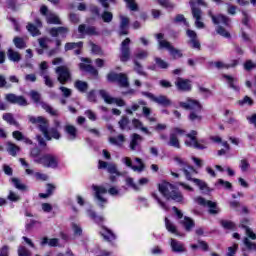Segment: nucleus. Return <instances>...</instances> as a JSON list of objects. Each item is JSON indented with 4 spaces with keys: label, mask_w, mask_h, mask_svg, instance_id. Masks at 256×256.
Segmentation results:
<instances>
[{
    "label": "nucleus",
    "mask_w": 256,
    "mask_h": 256,
    "mask_svg": "<svg viewBox=\"0 0 256 256\" xmlns=\"http://www.w3.org/2000/svg\"><path fill=\"white\" fill-rule=\"evenodd\" d=\"M185 145L193 147L194 149H205V144L197 141V131L193 130L190 134L186 135Z\"/></svg>",
    "instance_id": "8"
},
{
    "label": "nucleus",
    "mask_w": 256,
    "mask_h": 256,
    "mask_svg": "<svg viewBox=\"0 0 256 256\" xmlns=\"http://www.w3.org/2000/svg\"><path fill=\"white\" fill-rule=\"evenodd\" d=\"M109 142L112 145H116L117 147H122L123 143H125V136H123V134H120L116 138L110 137Z\"/></svg>",
    "instance_id": "35"
},
{
    "label": "nucleus",
    "mask_w": 256,
    "mask_h": 256,
    "mask_svg": "<svg viewBox=\"0 0 256 256\" xmlns=\"http://www.w3.org/2000/svg\"><path fill=\"white\" fill-rule=\"evenodd\" d=\"M191 247H192V249H202V251H207L209 249V245H207L203 241H199L198 245L197 244H192Z\"/></svg>",
    "instance_id": "51"
},
{
    "label": "nucleus",
    "mask_w": 256,
    "mask_h": 256,
    "mask_svg": "<svg viewBox=\"0 0 256 256\" xmlns=\"http://www.w3.org/2000/svg\"><path fill=\"white\" fill-rule=\"evenodd\" d=\"M99 169H108V172H110L112 175H119V172H117V166H115V164H107V162L99 161Z\"/></svg>",
    "instance_id": "30"
},
{
    "label": "nucleus",
    "mask_w": 256,
    "mask_h": 256,
    "mask_svg": "<svg viewBox=\"0 0 256 256\" xmlns=\"http://www.w3.org/2000/svg\"><path fill=\"white\" fill-rule=\"evenodd\" d=\"M75 87L76 89H78V91H81V93H85V91L88 89L89 86L87 85V82L77 80L75 82Z\"/></svg>",
    "instance_id": "43"
},
{
    "label": "nucleus",
    "mask_w": 256,
    "mask_h": 256,
    "mask_svg": "<svg viewBox=\"0 0 256 256\" xmlns=\"http://www.w3.org/2000/svg\"><path fill=\"white\" fill-rule=\"evenodd\" d=\"M56 73L58 75V81L62 85H65V83L71 79V73L69 72V68L66 66H60L56 68Z\"/></svg>",
    "instance_id": "12"
},
{
    "label": "nucleus",
    "mask_w": 256,
    "mask_h": 256,
    "mask_svg": "<svg viewBox=\"0 0 256 256\" xmlns=\"http://www.w3.org/2000/svg\"><path fill=\"white\" fill-rule=\"evenodd\" d=\"M244 245L249 251H256V244L251 242L248 238H245Z\"/></svg>",
    "instance_id": "55"
},
{
    "label": "nucleus",
    "mask_w": 256,
    "mask_h": 256,
    "mask_svg": "<svg viewBox=\"0 0 256 256\" xmlns=\"http://www.w3.org/2000/svg\"><path fill=\"white\" fill-rule=\"evenodd\" d=\"M79 33L82 35H99V32H97V28L91 26V27H86L85 24H81L78 27Z\"/></svg>",
    "instance_id": "27"
},
{
    "label": "nucleus",
    "mask_w": 256,
    "mask_h": 256,
    "mask_svg": "<svg viewBox=\"0 0 256 256\" xmlns=\"http://www.w3.org/2000/svg\"><path fill=\"white\" fill-rule=\"evenodd\" d=\"M47 244H49L50 247H57V245H59V239L52 238L48 240L47 238H43L41 241V245H47Z\"/></svg>",
    "instance_id": "42"
},
{
    "label": "nucleus",
    "mask_w": 256,
    "mask_h": 256,
    "mask_svg": "<svg viewBox=\"0 0 256 256\" xmlns=\"http://www.w3.org/2000/svg\"><path fill=\"white\" fill-rule=\"evenodd\" d=\"M100 95L102 99H104L105 103H108L109 105H117L118 107H124L125 101L121 98H113L109 96V94L105 90H100Z\"/></svg>",
    "instance_id": "13"
},
{
    "label": "nucleus",
    "mask_w": 256,
    "mask_h": 256,
    "mask_svg": "<svg viewBox=\"0 0 256 256\" xmlns=\"http://www.w3.org/2000/svg\"><path fill=\"white\" fill-rule=\"evenodd\" d=\"M11 182L13 183L14 187H16V189H19V191H25L27 189V186L21 183V181L17 178H11Z\"/></svg>",
    "instance_id": "47"
},
{
    "label": "nucleus",
    "mask_w": 256,
    "mask_h": 256,
    "mask_svg": "<svg viewBox=\"0 0 256 256\" xmlns=\"http://www.w3.org/2000/svg\"><path fill=\"white\" fill-rule=\"evenodd\" d=\"M6 101L8 103H13L14 105H21L22 107L27 106V100L23 96H17L15 94H6L5 96Z\"/></svg>",
    "instance_id": "18"
},
{
    "label": "nucleus",
    "mask_w": 256,
    "mask_h": 256,
    "mask_svg": "<svg viewBox=\"0 0 256 256\" xmlns=\"http://www.w3.org/2000/svg\"><path fill=\"white\" fill-rule=\"evenodd\" d=\"M35 162L43 165V167H51L52 169H55L59 163V160L54 155L47 154L40 158H36Z\"/></svg>",
    "instance_id": "7"
},
{
    "label": "nucleus",
    "mask_w": 256,
    "mask_h": 256,
    "mask_svg": "<svg viewBox=\"0 0 256 256\" xmlns=\"http://www.w3.org/2000/svg\"><path fill=\"white\" fill-rule=\"evenodd\" d=\"M217 34L221 35L222 37H226V38L231 37V34H229V32H227V30H225L223 27L217 28Z\"/></svg>",
    "instance_id": "62"
},
{
    "label": "nucleus",
    "mask_w": 256,
    "mask_h": 256,
    "mask_svg": "<svg viewBox=\"0 0 256 256\" xmlns=\"http://www.w3.org/2000/svg\"><path fill=\"white\" fill-rule=\"evenodd\" d=\"M82 47H83V42L67 43L65 45V51H71V50L75 49V54L80 55Z\"/></svg>",
    "instance_id": "32"
},
{
    "label": "nucleus",
    "mask_w": 256,
    "mask_h": 256,
    "mask_svg": "<svg viewBox=\"0 0 256 256\" xmlns=\"http://www.w3.org/2000/svg\"><path fill=\"white\" fill-rule=\"evenodd\" d=\"M216 185L223 187L224 189H231V184L229 181H224L223 179H219Z\"/></svg>",
    "instance_id": "59"
},
{
    "label": "nucleus",
    "mask_w": 256,
    "mask_h": 256,
    "mask_svg": "<svg viewBox=\"0 0 256 256\" xmlns=\"http://www.w3.org/2000/svg\"><path fill=\"white\" fill-rule=\"evenodd\" d=\"M173 161L181 171H184V175L188 181H193L201 191H205V189H207V184L203 180L193 179V175H197V170L192 166H188L187 161H185L181 156H174Z\"/></svg>",
    "instance_id": "1"
},
{
    "label": "nucleus",
    "mask_w": 256,
    "mask_h": 256,
    "mask_svg": "<svg viewBox=\"0 0 256 256\" xmlns=\"http://www.w3.org/2000/svg\"><path fill=\"white\" fill-rule=\"evenodd\" d=\"M65 132L67 133L69 139H75L77 137V128L73 125H66Z\"/></svg>",
    "instance_id": "36"
},
{
    "label": "nucleus",
    "mask_w": 256,
    "mask_h": 256,
    "mask_svg": "<svg viewBox=\"0 0 256 256\" xmlns=\"http://www.w3.org/2000/svg\"><path fill=\"white\" fill-rule=\"evenodd\" d=\"M187 36L190 38L189 43L193 49H201V44L199 40H197V33H195V31L187 30Z\"/></svg>",
    "instance_id": "24"
},
{
    "label": "nucleus",
    "mask_w": 256,
    "mask_h": 256,
    "mask_svg": "<svg viewBox=\"0 0 256 256\" xmlns=\"http://www.w3.org/2000/svg\"><path fill=\"white\" fill-rule=\"evenodd\" d=\"M47 6H42L40 8V12L42 15H46V21L47 23L53 24V25H61V19H59V16H57L54 13L49 12L47 14Z\"/></svg>",
    "instance_id": "15"
},
{
    "label": "nucleus",
    "mask_w": 256,
    "mask_h": 256,
    "mask_svg": "<svg viewBox=\"0 0 256 256\" xmlns=\"http://www.w3.org/2000/svg\"><path fill=\"white\" fill-rule=\"evenodd\" d=\"M3 119L10 125H15V119L13 118V114H11V113L4 114Z\"/></svg>",
    "instance_id": "58"
},
{
    "label": "nucleus",
    "mask_w": 256,
    "mask_h": 256,
    "mask_svg": "<svg viewBox=\"0 0 256 256\" xmlns=\"http://www.w3.org/2000/svg\"><path fill=\"white\" fill-rule=\"evenodd\" d=\"M102 20L104 21V23H111V21H113V13L109 12V11H105L102 15Z\"/></svg>",
    "instance_id": "53"
},
{
    "label": "nucleus",
    "mask_w": 256,
    "mask_h": 256,
    "mask_svg": "<svg viewBox=\"0 0 256 256\" xmlns=\"http://www.w3.org/2000/svg\"><path fill=\"white\" fill-rule=\"evenodd\" d=\"M240 168L242 171H249V162L245 159L241 160Z\"/></svg>",
    "instance_id": "64"
},
{
    "label": "nucleus",
    "mask_w": 256,
    "mask_h": 256,
    "mask_svg": "<svg viewBox=\"0 0 256 256\" xmlns=\"http://www.w3.org/2000/svg\"><path fill=\"white\" fill-rule=\"evenodd\" d=\"M143 141V137L139 134H132L131 141H130V149L131 151H137L139 149V145H141Z\"/></svg>",
    "instance_id": "23"
},
{
    "label": "nucleus",
    "mask_w": 256,
    "mask_h": 256,
    "mask_svg": "<svg viewBox=\"0 0 256 256\" xmlns=\"http://www.w3.org/2000/svg\"><path fill=\"white\" fill-rule=\"evenodd\" d=\"M181 135H185V131L179 128H175L170 133L168 145H170V147H175L176 149H181V144L179 143V137H181Z\"/></svg>",
    "instance_id": "9"
},
{
    "label": "nucleus",
    "mask_w": 256,
    "mask_h": 256,
    "mask_svg": "<svg viewBox=\"0 0 256 256\" xmlns=\"http://www.w3.org/2000/svg\"><path fill=\"white\" fill-rule=\"evenodd\" d=\"M170 247L174 253H185V245L175 239L170 240Z\"/></svg>",
    "instance_id": "26"
},
{
    "label": "nucleus",
    "mask_w": 256,
    "mask_h": 256,
    "mask_svg": "<svg viewBox=\"0 0 256 256\" xmlns=\"http://www.w3.org/2000/svg\"><path fill=\"white\" fill-rule=\"evenodd\" d=\"M238 248H239V245H237V244L230 246L228 248L227 256H235V253H237Z\"/></svg>",
    "instance_id": "61"
},
{
    "label": "nucleus",
    "mask_w": 256,
    "mask_h": 256,
    "mask_svg": "<svg viewBox=\"0 0 256 256\" xmlns=\"http://www.w3.org/2000/svg\"><path fill=\"white\" fill-rule=\"evenodd\" d=\"M180 107L183 109H189L191 111L189 119L190 121H201V103L199 101L188 98L186 102H181Z\"/></svg>",
    "instance_id": "4"
},
{
    "label": "nucleus",
    "mask_w": 256,
    "mask_h": 256,
    "mask_svg": "<svg viewBox=\"0 0 256 256\" xmlns=\"http://www.w3.org/2000/svg\"><path fill=\"white\" fill-rule=\"evenodd\" d=\"M158 3L165 7V9H173L175 7V4L171 3L169 0H157Z\"/></svg>",
    "instance_id": "54"
},
{
    "label": "nucleus",
    "mask_w": 256,
    "mask_h": 256,
    "mask_svg": "<svg viewBox=\"0 0 256 256\" xmlns=\"http://www.w3.org/2000/svg\"><path fill=\"white\" fill-rule=\"evenodd\" d=\"M238 61L235 60L233 64L227 65L221 61L214 62L213 65L216 66L217 69H229V67H235L237 65Z\"/></svg>",
    "instance_id": "45"
},
{
    "label": "nucleus",
    "mask_w": 256,
    "mask_h": 256,
    "mask_svg": "<svg viewBox=\"0 0 256 256\" xmlns=\"http://www.w3.org/2000/svg\"><path fill=\"white\" fill-rule=\"evenodd\" d=\"M101 235H103V237H104V239H106V241H111V240L115 239V235L109 229H104L101 232Z\"/></svg>",
    "instance_id": "49"
},
{
    "label": "nucleus",
    "mask_w": 256,
    "mask_h": 256,
    "mask_svg": "<svg viewBox=\"0 0 256 256\" xmlns=\"http://www.w3.org/2000/svg\"><path fill=\"white\" fill-rule=\"evenodd\" d=\"M53 191H55V186L48 184L47 185V193H40L39 197H41L42 199H47V197H49Z\"/></svg>",
    "instance_id": "50"
},
{
    "label": "nucleus",
    "mask_w": 256,
    "mask_h": 256,
    "mask_svg": "<svg viewBox=\"0 0 256 256\" xmlns=\"http://www.w3.org/2000/svg\"><path fill=\"white\" fill-rule=\"evenodd\" d=\"M159 191L166 199H172L176 203H183L184 198L181 192L177 191V188L169 182H162L159 184Z\"/></svg>",
    "instance_id": "3"
},
{
    "label": "nucleus",
    "mask_w": 256,
    "mask_h": 256,
    "mask_svg": "<svg viewBox=\"0 0 256 256\" xmlns=\"http://www.w3.org/2000/svg\"><path fill=\"white\" fill-rule=\"evenodd\" d=\"M209 15L215 25H219V23H222V25L228 26L229 23H231V20L227 16H224V15L215 16L211 12L209 13Z\"/></svg>",
    "instance_id": "25"
},
{
    "label": "nucleus",
    "mask_w": 256,
    "mask_h": 256,
    "mask_svg": "<svg viewBox=\"0 0 256 256\" xmlns=\"http://www.w3.org/2000/svg\"><path fill=\"white\" fill-rule=\"evenodd\" d=\"M156 38L158 39L160 49H167V51L170 52V54L172 55V57H174V59H179L180 57H183L181 50L175 49L173 45H171V43L163 39L162 33L157 34Z\"/></svg>",
    "instance_id": "5"
},
{
    "label": "nucleus",
    "mask_w": 256,
    "mask_h": 256,
    "mask_svg": "<svg viewBox=\"0 0 256 256\" xmlns=\"http://www.w3.org/2000/svg\"><path fill=\"white\" fill-rule=\"evenodd\" d=\"M145 95L148 97V99H151V101H154V103L163 105V107H168V105H171V101L166 96H155L149 92L145 93Z\"/></svg>",
    "instance_id": "19"
},
{
    "label": "nucleus",
    "mask_w": 256,
    "mask_h": 256,
    "mask_svg": "<svg viewBox=\"0 0 256 256\" xmlns=\"http://www.w3.org/2000/svg\"><path fill=\"white\" fill-rule=\"evenodd\" d=\"M132 125H134L135 129H139L142 133H145V135H151V131H149L147 127L143 126V123L138 119H133Z\"/></svg>",
    "instance_id": "34"
},
{
    "label": "nucleus",
    "mask_w": 256,
    "mask_h": 256,
    "mask_svg": "<svg viewBox=\"0 0 256 256\" xmlns=\"http://www.w3.org/2000/svg\"><path fill=\"white\" fill-rule=\"evenodd\" d=\"M30 97L32 100H34L35 103H41V94L37 91H31Z\"/></svg>",
    "instance_id": "56"
},
{
    "label": "nucleus",
    "mask_w": 256,
    "mask_h": 256,
    "mask_svg": "<svg viewBox=\"0 0 256 256\" xmlns=\"http://www.w3.org/2000/svg\"><path fill=\"white\" fill-rule=\"evenodd\" d=\"M82 61H84V63L80 64L81 71H87L88 73H91L92 75L98 74L97 69H95L93 66H91V60H89V58H82Z\"/></svg>",
    "instance_id": "21"
},
{
    "label": "nucleus",
    "mask_w": 256,
    "mask_h": 256,
    "mask_svg": "<svg viewBox=\"0 0 256 256\" xmlns=\"http://www.w3.org/2000/svg\"><path fill=\"white\" fill-rule=\"evenodd\" d=\"M120 35H127L129 32L127 31L129 27V18L120 15Z\"/></svg>",
    "instance_id": "31"
},
{
    "label": "nucleus",
    "mask_w": 256,
    "mask_h": 256,
    "mask_svg": "<svg viewBox=\"0 0 256 256\" xmlns=\"http://www.w3.org/2000/svg\"><path fill=\"white\" fill-rule=\"evenodd\" d=\"M119 126L122 131H130L131 127H129V118L123 116L122 119L119 121Z\"/></svg>",
    "instance_id": "41"
},
{
    "label": "nucleus",
    "mask_w": 256,
    "mask_h": 256,
    "mask_svg": "<svg viewBox=\"0 0 256 256\" xmlns=\"http://www.w3.org/2000/svg\"><path fill=\"white\" fill-rule=\"evenodd\" d=\"M7 151L9 153V155H12V157H15V155H17V153H19V146L8 142L7 143Z\"/></svg>",
    "instance_id": "39"
},
{
    "label": "nucleus",
    "mask_w": 256,
    "mask_h": 256,
    "mask_svg": "<svg viewBox=\"0 0 256 256\" xmlns=\"http://www.w3.org/2000/svg\"><path fill=\"white\" fill-rule=\"evenodd\" d=\"M7 55H8V59H10V61H14V62L21 61V54H19V52L15 51L13 49H9Z\"/></svg>",
    "instance_id": "37"
},
{
    "label": "nucleus",
    "mask_w": 256,
    "mask_h": 256,
    "mask_svg": "<svg viewBox=\"0 0 256 256\" xmlns=\"http://www.w3.org/2000/svg\"><path fill=\"white\" fill-rule=\"evenodd\" d=\"M175 85L179 91H191V81L177 78Z\"/></svg>",
    "instance_id": "22"
},
{
    "label": "nucleus",
    "mask_w": 256,
    "mask_h": 256,
    "mask_svg": "<svg viewBox=\"0 0 256 256\" xmlns=\"http://www.w3.org/2000/svg\"><path fill=\"white\" fill-rule=\"evenodd\" d=\"M190 5L192 7V15L195 19V25L197 29H203L205 24L201 21V10L196 6L202 5L203 7H206L207 3H205V0H198L196 3L190 2Z\"/></svg>",
    "instance_id": "6"
},
{
    "label": "nucleus",
    "mask_w": 256,
    "mask_h": 256,
    "mask_svg": "<svg viewBox=\"0 0 256 256\" xmlns=\"http://www.w3.org/2000/svg\"><path fill=\"white\" fill-rule=\"evenodd\" d=\"M14 139H17V141H21L23 139L24 143H27L28 145H31L33 142L28 138H23V134L20 131H14L13 132Z\"/></svg>",
    "instance_id": "44"
},
{
    "label": "nucleus",
    "mask_w": 256,
    "mask_h": 256,
    "mask_svg": "<svg viewBox=\"0 0 256 256\" xmlns=\"http://www.w3.org/2000/svg\"><path fill=\"white\" fill-rule=\"evenodd\" d=\"M180 223L185 227L186 231H191V229L195 227L193 220L189 217H184V219L181 220Z\"/></svg>",
    "instance_id": "38"
},
{
    "label": "nucleus",
    "mask_w": 256,
    "mask_h": 256,
    "mask_svg": "<svg viewBox=\"0 0 256 256\" xmlns=\"http://www.w3.org/2000/svg\"><path fill=\"white\" fill-rule=\"evenodd\" d=\"M211 140L214 141V143H221L222 147H224V149H221L218 151V155H225V153H227V151H229V143H227V141H222L221 137L212 136Z\"/></svg>",
    "instance_id": "28"
},
{
    "label": "nucleus",
    "mask_w": 256,
    "mask_h": 256,
    "mask_svg": "<svg viewBox=\"0 0 256 256\" xmlns=\"http://www.w3.org/2000/svg\"><path fill=\"white\" fill-rule=\"evenodd\" d=\"M126 185H128V187H131L132 189H134L135 191H139V189H141V187L145 186V185H149V178H141L138 181V184H136L133 181V178H127L126 179Z\"/></svg>",
    "instance_id": "20"
},
{
    "label": "nucleus",
    "mask_w": 256,
    "mask_h": 256,
    "mask_svg": "<svg viewBox=\"0 0 256 256\" xmlns=\"http://www.w3.org/2000/svg\"><path fill=\"white\" fill-rule=\"evenodd\" d=\"M26 29L29 31V33H31L33 37H37V35H41V32H39V28L31 23L26 26Z\"/></svg>",
    "instance_id": "46"
},
{
    "label": "nucleus",
    "mask_w": 256,
    "mask_h": 256,
    "mask_svg": "<svg viewBox=\"0 0 256 256\" xmlns=\"http://www.w3.org/2000/svg\"><path fill=\"white\" fill-rule=\"evenodd\" d=\"M165 225H166L167 231H169L170 233H173L174 235H179V232L177 231V227H175L174 224L171 221H169L168 218H165Z\"/></svg>",
    "instance_id": "40"
},
{
    "label": "nucleus",
    "mask_w": 256,
    "mask_h": 256,
    "mask_svg": "<svg viewBox=\"0 0 256 256\" xmlns=\"http://www.w3.org/2000/svg\"><path fill=\"white\" fill-rule=\"evenodd\" d=\"M108 81H117L121 87H129V80L125 74H108Z\"/></svg>",
    "instance_id": "17"
},
{
    "label": "nucleus",
    "mask_w": 256,
    "mask_h": 256,
    "mask_svg": "<svg viewBox=\"0 0 256 256\" xmlns=\"http://www.w3.org/2000/svg\"><path fill=\"white\" fill-rule=\"evenodd\" d=\"M242 227H244L245 231H246V235L250 238V239H256V234L253 233V230H251L249 227H247V225L245 224V221H242L241 223Z\"/></svg>",
    "instance_id": "52"
},
{
    "label": "nucleus",
    "mask_w": 256,
    "mask_h": 256,
    "mask_svg": "<svg viewBox=\"0 0 256 256\" xmlns=\"http://www.w3.org/2000/svg\"><path fill=\"white\" fill-rule=\"evenodd\" d=\"M92 189L95 193L96 199L99 201L101 207H103V203H107V199L103 197V195H107V189L103 186L93 185Z\"/></svg>",
    "instance_id": "16"
},
{
    "label": "nucleus",
    "mask_w": 256,
    "mask_h": 256,
    "mask_svg": "<svg viewBox=\"0 0 256 256\" xmlns=\"http://www.w3.org/2000/svg\"><path fill=\"white\" fill-rule=\"evenodd\" d=\"M67 33H69V29L65 27L52 28L50 30L52 37H65Z\"/></svg>",
    "instance_id": "29"
},
{
    "label": "nucleus",
    "mask_w": 256,
    "mask_h": 256,
    "mask_svg": "<svg viewBox=\"0 0 256 256\" xmlns=\"http://www.w3.org/2000/svg\"><path fill=\"white\" fill-rule=\"evenodd\" d=\"M28 119L32 125H38L39 130L41 133H43L47 141H51V139H60L61 134L59 131H57L55 128H51L49 130V121H47V119L43 118L42 116H29Z\"/></svg>",
    "instance_id": "2"
},
{
    "label": "nucleus",
    "mask_w": 256,
    "mask_h": 256,
    "mask_svg": "<svg viewBox=\"0 0 256 256\" xmlns=\"http://www.w3.org/2000/svg\"><path fill=\"white\" fill-rule=\"evenodd\" d=\"M256 64L253 63L251 60H248L245 62L244 64V69H246V71H251V69H255Z\"/></svg>",
    "instance_id": "63"
},
{
    "label": "nucleus",
    "mask_w": 256,
    "mask_h": 256,
    "mask_svg": "<svg viewBox=\"0 0 256 256\" xmlns=\"http://www.w3.org/2000/svg\"><path fill=\"white\" fill-rule=\"evenodd\" d=\"M224 81L228 83L229 87L231 89H234V91H239V85H237V78L229 75H223Z\"/></svg>",
    "instance_id": "33"
},
{
    "label": "nucleus",
    "mask_w": 256,
    "mask_h": 256,
    "mask_svg": "<svg viewBox=\"0 0 256 256\" xmlns=\"http://www.w3.org/2000/svg\"><path fill=\"white\" fill-rule=\"evenodd\" d=\"M42 109H45V111H47V113H49L50 115L57 117V115H59V112L55 109H53V107L49 106L46 103L42 102Z\"/></svg>",
    "instance_id": "48"
},
{
    "label": "nucleus",
    "mask_w": 256,
    "mask_h": 256,
    "mask_svg": "<svg viewBox=\"0 0 256 256\" xmlns=\"http://www.w3.org/2000/svg\"><path fill=\"white\" fill-rule=\"evenodd\" d=\"M195 203L202 205V207H208L209 213H211V215H217V213L220 211L219 207H217V203L213 201H207L203 197L195 198Z\"/></svg>",
    "instance_id": "10"
},
{
    "label": "nucleus",
    "mask_w": 256,
    "mask_h": 256,
    "mask_svg": "<svg viewBox=\"0 0 256 256\" xmlns=\"http://www.w3.org/2000/svg\"><path fill=\"white\" fill-rule=\"evenodd\" d=\"M18 255L19 256H31V252L27 250V248L20 246L18 248Z\"/></svg>",
    "instance_id": "60"
},
{
    "label": "nucleus",
    "mask_w": 256,
    "mask_h": 256,
    "mask_svg": "<svg viewBox=\"0 0 256 256\" xmlns=\"http://www.w3.org/2000/svg\"><path fill=\"white\" fill-rule=\"evenodd\" d=\"M14 45L15 47H17L18 49H24L25 47V41H23V39L16 37L14 38Z\"/></svg>",
    "instance_id": "57"
},
{
    "label": "nucleus",
    "mask_w": 256,
    "mask_h": 256,
    "mask_svg": "<svg viewBox=\"0 0 256 256\" xmlns=\"http://www.w3.org/2000/svg\"><path fill=\"white\" fill-rule=\"evenodd\" d=\"M122 161H123V163H125V165H127V167H131L133 169V171H137L138 173H141V171H143V169H145V164H143V161H141V159H139V158L135 159L134 164L131 161V158H129V157L123 158Z\"/></svg>",
    "instance_id": "11"
},
{
    "label": "nucleus",
    "mask_w": 256,
    "mask_h": 256,
    "mask_svg": "<svg viewBox=\"0 0 256 256\" xmlns=\"http://www.w3.org/2000/svg\"><path fill=\"white\" fill-rule=\"evenodd\" d=\"M129 43H131V39L126 38L121 44L120 61H122L123 63H125L126 61H129L131 57V50L129 49Z\"/></svg>",
    "instance_id": "14"
}]
</instances>
